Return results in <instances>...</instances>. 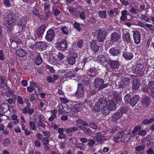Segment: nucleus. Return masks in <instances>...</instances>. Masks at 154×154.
<instances>
[{
  "instance_id": "nucleus-51",
  "label": "nucleus",
  "mask_w": 154,
  "mask_h": 154,
  "mask_svg": "<svg viewBox=\"0 0 154 154\" xmlns=\"http://www.w3.org/2000/svg\"><path fill=\"white\" fill-rule=\"evenodd\" d=\"M98 60L101 62V63L106 62V60L104 56L101 55L100 57L99 58Z\"/></svg>"
},
{
  "instance_id": "nucleus-55",
  "label": "nucleus",
  "mask_w": 154,
  "mask_h": 154,
  "mask_svg": "<svg viewBox=\"0 0 154 154\" xmlns=\"http://www.w3.org/2000/svg\"><path fill=\"white\" fill-rule=\"evenodd\" d=\"M60 100L62 103L64 104H66L69 102V100L68 99L63 97H60Z\"/></svg>"
},
{
  "instance_id": "nucleus-13",
  "label": "nucleus",
  "mask_w": 154,
  "mask_h": 154,
  "mask_svg": "<svg viewBox=\"0 0 154 154\" xmlns=\"http://www.w3.org/2000/svg\"><path fill=\"white\" fill-rule=\"evenodd\" d=\"M121 38V36L117 33L114 32L111 35L110 41L113 42L118 41Z\"/></svg>"
},
{
  "instance_id": "nucleus-49",
  "label": "nucleus",
  "mask_w": 154,
  "mask_h": 154,
  "mask_svg": "<svg viewBox=\"0 0 154 154\" xmlns=\"http://www.w3.org/2000/svg\"><path fill=\"white\" fill-rule=\"evenodd\" d=\"M89 126L93 129H96L97 127V125L94 121H91L90 122Z\"/></svg>"
},
{
  "instance_id": "nucleus-60",
  "label": "nucleus",
  "mask_w": 154,
  "mask_h": 154,
  "mask_svg": "<svg viewBox=\"0 0 154 154\" xmlns=\"http://www.w3.org/2000/svg\"><path fill=\"white\" fill-rule=\"evenodd\" d=\"M7 101L8 103L10 104H12L14 103L15 102V98H10L7 100Z\"/></svg>"
},
{
  "instance_id": "nucleus-1",
  "label": "nucleus",
  "mask_w": 154,
  "mask_h": 154,
  "mask_svg": "<svg viewBox=\"0 0 154 154\" xmlns=\"http://www.w3.org/2000/svg\"><path fill=\"white\" fill-rule=\"evenodd\" d=\"M18 18L17 14L12 13L7 14L5 17L4 24L9 32H11L13 30V27L15 25L16 20Z\"/></svg>"
},
{
  "instance_id": "nucleus-64",
  "label": "nucleus",
  "mask_w": 154,
  "mask_h": 154,
  "mask_svg": "<svg viewBox=\"0 0 154 154\" xmlns=\"http://www.w3.org/2000/svg\"><path fill=\"white\" fill-rule=\"evenodd\" d=\"M38 122H43L44 121V117L42 114H39L38 116Z\"/></svg>"
},
{
  "instance_id": "nucleus-43",
  "label": "nucleus",
  "mask_w": 154,
  "mask_h": 154,
  "mask_svg": "<svg viewBox=\"0 0 154 154\" xmlns=\"http://www.w3.org/2000/svg\"><path fill=\"white\" fill-rule=\"evenodd\" d=\"M37 126L39 129L41 130L42 128H45L46 126L44 124L43 122H37Z\"/></svg>"
},
{
  "instance_id": "nucleus-20",
  "label": "nucleus",
  "mask_w": 154,
  "mask_h": 154,
  "mask_svg": "<svg viewBox=\"0 0 154 154\" xmlns=\"http://www.w3.org/2000/svg\"><path fill=\"white\" fill-rule=\"evenodd\" d=\"M122 56L126 60H131L133 57V54L131 52L125 51L123 52Z\"/></svg>"
},
{
  "instance_id": "nucleus-44",
  "label": "nucleus",
  "mask_w": 154,
  "mask_h": 154,
  "mask_svg": "<svg viewBox=\"0 0 154 154\" xmlns=\"http://www.w3.org/2000/svg\"><path fill=\"white\" fill-rule=\"evenodd\" d=\"M87 135H91L92 134V132L89 128L86 127H84L82 130Z\"/></svg>"
},
{
  "instance_id": "nucleus-27",
  "label": "nucleus",
  "mask_w": 154,
  "mask_h": 154,
  "mask_svg": "<svg viewBox=\"0 0 154 154\" xmlns=\"http://www.w3.org/2000/svg\"><path fill=\"white\" fill-rule=\"evenodd\" d=\"M2 109H1V112L2 111L4 113L7 112L8 111L10 110L9 105L6 103H2Z\"/></svg>"
},
{
  "instance_id": "nucleus-47",
  "label": "nucleus",
  "mask_w": 154,
  "mask_h": 154,
  "mask_svg": "<svg viewBox=\"0 0 154 154\" xmlns=\"http://www.w3.org/2000/svg\"><path fill=\"white\" fill-rule=\"evenodd\" d=\"M73 26L75 29L77 31L80 32L81 31V29L80 28V24L77 22H75L73 24Z\"/></svg>"
},
{
  "instance_id": "nucleus-35",
  "label": "nucleus",
  "mask_w": 154,
  "mask_h": 154,
  "mask_svg": "<svg viewBox=\"0 0 154 154\" xmlns=\"http://www.w3.org/2000/svg\"><path fill=\"white\" fill-rule=\"evenodd\" d=\"M100 106L97 102L94 105L92 111L94 112H99L100 111Z\"/></svg>"
},
{
  "instance_id": "nucleus-22",
  "label": "nucleus",
  "mask_w": 154,
  "mask_h": 154,
  "mask_svg": "<svg viewBox=\"0 0 154 154\" xmlns=\"http://www.w3.org/2000/svg\"><path fill=\"white\" fill-rule=\"evenodd\" d=\"M143 68V66L141 64H138L136 67L134 68L132 71L134 73L136 74H139L141 72Z\"/></svg>"
},
{
  "instance_id": "nucleus-54",
  "label": "nucleus",
  "mask_w": 154,
  "mask_h": 154,
  "mask_svg": "<svg viewBox=\"0 0 154 154\" xmlns=\"http://www.w3.org/2000/svg\"><path fill=\"white\" fill-rule=\"evenodd\" d=\"M83 41L82 39H80L78 41L77 45L80 48H82L83 45Z\"/></svg>"
},
{
  "instance_id": "nucleus-15",
  "label": "nucleus",
  "mask_w": 154,
  "mask_h": 154,
  "mask_svg": "<svg viewBox=\"0 0 154 154\" xmlns=\"http://www.w3.org/2000/svg\"><path fill=\"white\" fill-rule=\"evenodd\" d=\"M90 46L91 49L94 52H97L99 49V47L97 45V41L93 40L91 42Z\"/></svg>"
},
{
  "instance_id": "nucleus-18",
  "label": "nucleus",
  "mask_w": 154,
  "mask_h": 154,
  "mask_svg": "<svg viewBox=\"0 0 154 154\" xmlns=\"http://www.w3.org/2000/svg\"><path fill=\"white\" fill-rule=\"evenodd\" d=\"M46 28V26L45 25H42L40 26L38 28L37 33L38 37H41L42 36L45 31Z\"/></svg>"
},
{
  "instance_id": "nucleus-40",
  "label": "nucleus",
  "mask_w": 154,
  "mask_h": 154,
  "mask_svg": "<svg viewBox=\"0 0 154 154\" xmlns=\"http://www.w3.org/2000/svg\"><path fill=\"white\" fill-rule=\"evenodd\" d=\"M118 130V127L116 125H115L112 128L110 131H109V133L111 135H112L114 133L117 132Z\"/></svg>"
},
{
  "instance_id": "nucleus-61",
  "label": "nucleus",
  "mask_w": 154,
  "mask_h": 154,
  "mask_svg": "<svg viewBox=\"0 0 154 154\" xmlns=\"http://www.w3.org/2000/svg\"><path fill=\"white\" fill-rule=\"evenodd\" d=\"M0 88L2 90H5L7 88V86L4 83H1Z\"/></svg>"
},
{
  "instance_id": "nucleus-16",
  "label": "nucleus",
  "mask_w": 154,
  "mask_h": 154,
  "mask_svg": "<svg viewBox=\"0 0 154 154\" xmlns=\"http://www.w3.org/2000/svg\"><path fill=\"white\" fill-rule=\"evenodd\" d=\"M150 100L149 98L146 96H143L142 99L141 103L142 105L145 106H148L150 104Z\"/></svg>"
},
{
  "instance_id": "nucleus-24",
  "label": "nucleus",
  "mask_w": 154,
  "mask_h": 154,
  "mask_svg": "<svg viewBox=\"0 0 154 154\" xmlns=\"http://www.w3.org/2000/svg\"><path fill=\"white\" fill-rule=\"evenodd\" d=\"M120 51L116 48H112L110 49L109 50V53L114 56H117L120 53Z\"/></svg>"
},
{
  "instance_id": "nucleus-7",
  "label": "nucleus",
  "mask_w": 154,
  "mask_h": 154,
  "mask_svg": "<svg viewBox=\"0 0 154 154\" xmlns=\"http://www.w3.org/2000/svg\"><path fill=\"white\" fill-rule=\"evenodd\" d=\"M68 43L66 40H62L57 44V48L59 50L64 51L67 48Z\"/></svg>"
},
{
  "instance_id": "nucleus-33",
  "label": "nucleus",
  "mask_w": 154,
  "mask_h": 154,
  "mask_svg": "<svg viewBox=\"0 0 154 154\" xmlns=\"http://www.w3.org/2000/svg\"><path fill=\"white\" fill-rule=\"evenodd\" d=\"M141 129V127L140 126H137L133 129L132 131V133L133 136H135L137 134V133Z\"/></svg>"
},
{
  "instance_id": "nucleus-38",
  "label": "nucleus",
  "mask_w": 154,
  "mask_h": 154,
  "mask_svg": "<svg viewBox=\"0 0 154 154\" xmlns=\"http://www.w3.org/2000/svg\"><path fill=\"white\" fill-rule=\"evenodd\" d=\"M98 14L101 18H106V11H99Z\"/></svg>"
},
{
  "instance_id": "nucleus-23",
  "label": "nucleus",
  "mask_w": 154,
  "mask_h": 154,
  "mask_svg": "<svg viewBox=\"0 0 154 154\" xmlns=\"http://www.w3.org/2000/svg\"><path fill=\"white\" fill-rule=\"evenodd\" d=\"M122 117L121 114L117 111L114 113L111 116L112 120L114 122H116Z\"/></svg>"
},
{
  "instance_id": "nucleus-62",
  "label": "nucleus",
  "mask_w": 154,
  "mask_h": 154,
  "mask_svg": "<svg viewBox=\"0 0 154 154\" xmlns=\"http://www.w3.org/2000/svg\"><path fill=\"white\" fill-rule=\"evenodd\" d=\"M64 58V55L61 52H59L58 53V58L60 60H63Z\"/></svg>"
},
{
  "instance_id": "nucleus-2",
  "label": "nucleus",
  "mask_w": 154,
  "mask_h": 154,
  "mask_svg": "<svg viewBox=\"0 0 154 154\" xmlns=\"http://www.w3.org/2000/svg\"><path fill=\"white\" fill-rule=\"evenodd\" d=\"M128 139L127 134H125L123 131L118 133L112 138L113 140L116 143L118 141L125 142L127 141Z\"/></svg>"
},
{
  "instance_id": "nucleus-59",
  "label": "nucleus",
  "mask_w": 154,
  "mask_h": 154,
  "mask_svg": "<svg viewBox=\"0 0 154 154\" xmlns=\"http://www.w3.org/2000/svg\"><path fill=\"white\" fill-rule=\"evenodd\" d=\"M79 16L81 19L84 20L85 18V13L84 12H79Z\"/></svg>"
},
{
  "instance_id": "nucleus-19",
  "label": "nucleus",
  "mask_w": 154,
  "mask_h": 154,
  "mask_svg": "<svg viewBox=\"0 0 154 154\" xmlns=\"http://www.w3.org/2000/svg\"><path fill=\"white\" fill-rule=\"evenodd\" d=\"M26 51L22 48L18 49L16 52L17 55L20 57H25L26 55Z\"/></svg>"
},
{
  "instance_id": "nucleus-4",
  "label": "nucleus",
  "mask_w": 154,
  "mask_h": 154,
  "mask_svg": "<svg viewBox=\"0 0 154 154\" xmlns=\"http://www.w3.org/2000/svg\"><path fill=\"white\" fill-rule=\"evenodd\" d=\"M120 79V81L118 82V86L119 88L123 89L129 83L130 79L125 76H121Z\"/></svg>"
},
{
  "instance_id": "nucleus-25",
  "label": "nucleus",
  "mask_w": 154,
  "mask_h": 154,
  "mask_svg": "<svg viewBox=\"0 0 154 154\" xmlns=\"http://www.w3.org/2000/svg\"><path fill=\"white\" fill-rule=\"evenodd\" d=\"M37 48L43 49L46 48L47 45L44 42H37L36 43Z\"/></svg>"
},
{
  "instance_id": "nucleus-46",
  "label": "nucleus",
  "mask_w": 154,
  "mask_h": 154,
  "mask_svg": "<svg viewBox=\"0 0 154 154\" xmlns=\"http://www.w3.org/2000/svg\"><path fill=\"white\" fill-rule=\"evenodd\" d=\"M131 95L129 94H126L124 97V100L125 103H129L131 100Z\"/></svg>"
},
{
  "instance_id": "nucleus-42",
  "label": "nucleus",
  "mask_w": 154,
  "mask_h": 154,
  "mask_svg": "<svg viewBox=\"0 0 154 154\" xmlns=\"http://www.w3.org/2000/svg\"><path fill=\"white\" fill-rule=\"evenodd\" d=\"M29 125L32 130H35L36 129V127L35 123L33 121H29Z\"/></svg>"
},
{
  "instance_id": "nucleus-30",
  "label": "nucleus",
  "mask_w": 154,
  "mask_h": 154,
  "mask_svg": "<svg viewBox=\"0 0 154 154\" xmlns=\"http://www.w3.org/2000/svg\"><path fill=\"white\" fill-rule=\"evenodd\" d=\"M14 91L8 87L7 88V91H5V95L8 97H10L11 95H14Z\"/></svg>"
},
{
  "instance_id": "nucleus-17",
  "label": "nucleus",
  "mask_w": 154,
  "mask_h": 154,
  "mask_svg": "<svg viewBox=\"0 0 154 154\" xmlns=\"http://www.w3.org/2000/svg\"><path fill=\"white\" fill-rule=\"evenodd\" d=\"M108 63L112 69L118 68L119 66V62L117 61L109 60Z\"/></svg>"
},
{
  "instance_id": "nucleus-28",
  "label": "nucleus",
  "mask_w": 154,
  "mask_h": 154,
  "mask_svg": "<svg viewBox=\"0 0 154 154\" xmlns=\"http://www.w3.org/2000/svg\"><path fill=\"white\" fill-rule=\"evenodd\" d=\"M104 139V136H103L100 133H97L95 136V140L97 142H101L103 141Z\"/></svg>"
},
{
  "instance_id": "nucleus-8",
  "label": "nucleus",
  "mask_w": 154,
  "mask_h": 154,
  "mask_svg": "<svg viewBox=\"0 0 154 154\" xmlns=\"http://www.w3.org/2000/svg\"><path fill=\"white\" fill-rule=\"evenodd\" d=\"M76 126L81 130L82 129L84 128L83 126L88 127V124L85 121L81 119H77L76 121Z\"/></svg>"
},
{
  "instance_id": "nucleus-57",
  "label": "nucleus",
  "mask_w": 154,
  "mask_h": 154,
  "mask_svg": "<svg viewBox=\"0 0 154 154\" xmlns=\"http://www.w3.org/2000/svg\"><path fill=\"white\" fill-rule=\"evenodd\" d=\"M59 108L60 109H58V112L61 114H63V112L65 111L64 107L62 105H60Z\"/></svg>"
},
{
  "instance_id": "nucleus-32",
  "label": "nucleus",
  "mask_w": 154,
  "mask_h": 154,
  "mask_svg": "<svg viewBox=\"0 0 154 154\" xmlns=\"http://www.w3.org/2000/svg\"><path fill=\"white\" fill-rule=\"evenodd\" d=\"M24 110H25V113L28 112L30 115H32L34 111L33 108H30V106H26L24 108Z\"/></svg>"
},
{
  "instance_id": "nucleus-63",
  "label": "nucleus",
  "mask_w": 154,
  "mask_h": 154,
  "mask_svg": "<svg viewBox=\"0 0 154 154\" xmlns=\"http://www.w3.org/2000/svg\"><path fill=\"white\" fill-rule=\"evenodd\" d=\"M17 102L20 104L22 105L24 103L22 98L20 96H19L17 97Z\"/></svg>"
},
{
  "instance_id": "nucleus-3",
  "label": "nucleus",
  "mask_w": 154,
  "mask_h": 154,
  "mask_svg": "<svg viewBox=\"0 0 154 154\" xmlns=\"http://www.w3.org/2000/svg\"><path fill=\"white\" fill-rule=\"evenodd\" d=\"M104 80L99 78H96L94 79V86L95 88H98V89L101 90L109 85V83L104 84Z\"/></svg>"
},
{
  "instance_id": "nucleus-14",
  "label": "nucleus",
  "mask_w": 154,
  "mask_h": 154,
  "mask_svg": "<svg viewBox=\"0 0 154 154\" xmlns=\"http://www.w3.org/2000/svg\"><path fill=\"white\" fill-rule=\"evenodd\" d=\"M140 100V97L138 95H135L131 98L129 104L132 106H134L137 104Z\"/></svg>"
},
{
  "instance_id": "nucleus-31",
  "label": "nucleus",
  "mask_w": 154,
  "mask_h": 154,
  "mask_svg": "<svg viewBox=\"0 0 154 154\" xmlns=\"http://www.w3.org/2000/svg\"><path fill=\"white\" fill-rule=\"evenodd\" d=\"M66 61L70 65H73L75 62V57L73 56H70L67 59Z\"/></svg>"
},
{
  "instance_id": "nucleus-9",
  "label": "nucleus",
  "mask_w": 154,
  "mask_h": 154,
  "mask_svg": "<svg viewBox=\"0 0 154 154\" xmlns=\"http://www.w3.org/2000/svg\"><path fill=\"white\" fill-rule=\"evenodd\" d=\"M133 37L135 42L137 44L140 43L141 40V35L138 31H133Z\"/></svg>"
},
{
  "instance_id": "nucleus-53",
  "label": "nucleus",
  "mask_w": 154,
  "mask_h": 154,
  "mask_svg": "<svg viewBox=\"0 0 154 154\" xmlns=\"http://www.w3.org/2000/svg\"><path fill=\"white\" fill-rule=\"evenodd\" d=\"M114 96L115 99L118 100H120L121 98L119 93L118 92H115L114 93Z\"/></svg>"
},
{
  "instance_id": "nucleus-45",
  "label": "nucleus",
  "mask_w": 154,
  "mask_h": 154,
  "mask_svg": "<svg viewBox=\"0 0 154 154\" xmlns=\"http://www.w3.org/2000/svg\"><path fill=\"white\" fill-rule=\"evenodd\" d=\"M88 144L90 147H91L93 146L96 143V141L95 140L91 139H90L88 140Z\"/></svg>"
},
{
  "instance_id": "nucleus-36",
  "label": "nucleus",
  "mask_w": 154,
  "mask_h": 154,
  "mask_svg": "<svg viewBox=\"0 0 154 154\" xmlns=\"http://www.w3.org/2000/svg\"><path fill=\"white\" fill-rule=\"evenodd\" d=\"M123 38L124 40L127 42H130L131 38L129 32H127L125 34H124L123 35Z\"/></svg>"
},
{
  "instance_id": "nucleus-5",
  "label": "nucleus",
  "mask_w": 154,
  "mask_h": 154,
  "mask_svg": "<svg viewBox=\"0 0 154 154\" xmlns=\"http://www.w3.org/2000/svg\"><path fill=\"white\" fill-rule=\"evenodd\" d=\"M107 34V32L104 29H102L98 30L97 35L98 41L100 42H103Z\"/></svg>"
},
{
  "instance_id": "nucleus-34",
  "label": "nucleus",
  "mask_w": 154,
  "mask_h": 154,
  "mask_svg": "<svg viewBox=\"0 0 154 154\" xmlns=\"http://www.w3.org/2000/svg\"><path fill=\"white\" fill-rule=\"evenodd\" d=\"M10 41L11 43L14 42L17 44H20L22 42L21 40L17 37L11 38L10 39Z\"/></svg>"
},
{
  "instance_id": "nucleus-11",
  "label": "nucleus",
  "mask_w": 154,
  "mask_h": 154,
  "mask_svg": "<svg viewBox=\"0 0 154 154\" xmlns=\"http://www.w3.org/2000/svg\"><path fill=\"white\" fill-rule=\"evenodd\" d=\"M111 111H113L116 109V105L115 103L111 100H107L106 105Z\"/></svg>"
},
{
  "instance_id": "nucleus-10",
  "label": "nucleus",
  "mask_w": 154,
  "mask_h": 154,
  "mask_svg": "<svg viewBox=\"0 0 154 154\" xmlns=\"http://www.w3.org/2000/svg\"><path fill=\"white\" fill-rule=\"evenodd\" d=\"M54 35V32L53 29H49L47 32L45 38L48 41H51L53 39Z\"/></svg>"
},
{
  "instance_id": "nucleus-56",
  "label": "nucleus",
  "mask_w": 154,
  "mask_h": 154,
  "mask_svg": "<svg viewBox=\"0 0 154 154\" xmlns=\"http://www.w3.org/2000/svg\"><path fill=\"white\" fill-rule=\"evenodd\" d=\"M4 146H7L10 144L11 141L9 139L7 138L4 140Z\"/></svg>"
},
{
  "instance_id": "nucleus-58",
  "label": "nucleus",
  "mask_w": 154,
  "mask_h": 154,
  "mask_svg": "<svg viewBox=\"0 0 154 154\" xmlns=\"http://www.w3.org/2000/svg\"><path fill=\"white\" fill-rule=\"evenodd\" d=\"M75 106L77 109H78L79 111L82 110L84 108V106L82 104H77L75 105Z\"/></svg>"
},
{
  "instance_id": "nucleus-12",
  "label": "nucleus",
  "mask_w": 154,
  "mask_h": 154,
  "mask_svg": "<svg viewBox=\"0 0 154 154\" xmlns=\"http://www.w3.org/2000/svg\"><path fill=\"white\" fill-rule=\"evenodd\" d=\"M26 18L24 16L18 18L17 25L19 26H21L22 28L25 27L26 23Z\"/></svg>"
},
{
  "instance_id": "nucleus-21",
  "label": "nucleus",
  "mask_w": 154,
  "mask_h": 154,
  "mask_svg": "<svg viewBox=\"0 0 154 154\" xmlns=\"http://www.w3.org/2000/svg\"><path fill=\"white\" fill-rule=\"evenodd\" d=\"M140 84L139 80L138 79H134L133 82L132 88L134 90H137L139 88Z\"/></svg>"
},
{
  "instance_id": "nucleus-41",
  "label": "nucleus",
  "mask_w": 154,
  "mask_h": 154,
  "mask_svg": "<svg viewBox=\"0 0 154 154\" xmlns=\"http://www.w3.org/2000/svg\"><path fill=\"white\" fill-rule=\"evenodd\" d=\"M85 145L82 143H76L75 146L79 148L80 150H83L85 149Z\"/></svg>"
},
{
  "instance_id": "nucleus-48",
  "label": "nucleus",
  "mask_w": 154,
  "mask_h": 154,
  "mask_svg": "<svg viewBox=\"0 0 154 154\" xmlns=\"http://www.w3.org/2000/svg\"><path fill=\"white\" fill-rule=\"evenodd\" d=\"M148 87L150 91L152 90H154V82L153 81L149 82L148 85Z\"/></svg>"
},
{
  "instance_id": "nucleus-37",
  "label": "nucleus",
  "mask_w": 154,
  "mask_h": 154,
  "mask_svg": "<svg viewBox=\"0 0 154 154\" xmlns=\"http://www.w3.org/2000/svg\"><path fill=\"white\" fill-rule=\"evenodd\" d=\"M128 111V108L127 107H122L118 110L117 111L119 113L121 114L122 116L123 114L126 113Z\"/></svg>"
},
{
  "instance_id": "nucleus-29",
  "label": "nucleus",
  "mask_w": 154,
  "mask_h": 154,
  "mask_svg": "<svg viewBox=\"0 0 154 154\" xmlns=\"http://www.w3.org/2000/svg\"><path fill=\"white\" fill-rule=\"evenodd\" d=\"M107 101L105 98H100L98 99V101L97 103L100 105V106L103 107L106 105Z\"/></svg>"
},
{
  "instance_id": "nucleus-26",
  "label": "nucleus",
  "mask_w": 154,
  "mask_h": 154,
  "mask_svg": "<svg viewBox=\"0 0 154 154\" xmlns=\"http://www.w3.org/2000/svg\"><path fill=\"white\" fill-rule=\"evenodd\" d=\"M101 111L102 114L105 116L108 115L111 111L106 105L102 107Z\"/></svg>"
},
{
  "instance_id": "nucleus-50",
  "label": "nucleus",
  "mask_w": 154,
  "mask_h": 154,
  "mask_svg": "<svg viewBox=\"0 0 154 154\" xmlns=\"http://www.w3.org/2000/svg\"><path fill=\"white\" fill-rule=\"evenodd\" d=\"M61 30L63 32V33L67 35L69 32V29L68 27L66 26L63 27L61 28Z\"/></svg>"
},
{
  "instance_id": "nucleus-6",
  "label": "nucleus",
  "mask_w": 154,
  "mask_h": 154,
  "mask_svg": "<svg viewBox=\"0 0 154 154\" xmlns=\"http://www.w3.org/2000/svg\"><path fill=\"white\" fill-rule=\"evenodd\" d=\"M84 87L82 83H79L78 84V88L75 94V97L78 98L82 97L84 96Z\"/></svg>"
},
{
  "instance_id": "nucleus-52",
  "label": "nucleus",
  "mask_w": 154,
  "mask_h": 154,
  "mask_svg": "<svg viewBox=\"0 0 154 154\" xmlns=\"http://www.w3.org/2000/svg\"><path fill=\"white\" fill-rule=\"evenodd\" d=\"M145 146L144 145H140L135 147V150L137 151H140L143 150L145 148Z\"/></svg>"
},
{
  "instance_id": "nucleus-39",
  "label": "nucleus",
  "mask_w": 154,
  "mask_h": 154,
  "mask_svg": "<svg viewBox=\"0 0 154 154\" xmlns=\"http://www.w3.org/2000/svg\"><path fill=\"white\" fill-rule=\"evenodd\" d=\"M42 60L40 55H38L35 59V63L37 65H39L42 62Z\"/></svg>"
}]
</instances>
